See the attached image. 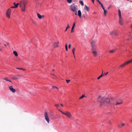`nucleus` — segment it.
I'll return each instance as SVG.
<instances>
[{"label":"nucleus","instance_id":"obj_11","mask_svg":"<svg viewBox=\"0 0 132 132\" xmlns=\"http://www.w3.org/2000/svg\"><path fill=\"white\" fill-rule=\"evenodd\" d=\"M71 9L74 12L76 10V8L75 6L73 5H72L71 6Z\"/></svg>","mask_w":132,"mask_h":132},{"label":"nucleus","instance_id":"obj_41","mask_svg":"<svg viewBox=\"0 0 132 132\" xmlns=\"http://www.w3.org/2000/svg\"><path fill=\"white\" fill-rule=\"evenodd\" d=\"M17 69L21 70H23V69L22 68H17Z\"/></svg>","mask_w":132,"mask_h":132},{"label":"nucleus","instance_id":"obj_35","mask_svg":"<svg viewBox=\"0 0 132 132\" xmlns=\"http://www.w3.org/2000/svg\"><path fill=\"white\" fill-rule=\"evenodd\" d=\"M55 106L56 107V108L57 109V107L59 106V105L58 104H55Z\"/></svg>","mask_w":132,"mask_h":132},{"label":"nucleus","instance_id":"obj_28","mask_svg":"<svg viewBox=\"0 0 132 132\" xmlns=\"http://www.w3.org/2000/svg\"><path fill=\"white\" fill-rule=\"evenodd\" d=\"M75 48H73L72 49V51L73 53V55L74 54V52H75Z\"/></svg>","mask_w":132,"mask_h":132},{"label":"nucleus","instance_id":"obj_37","mask_svg":"<svg viewBox=\"0 0 132 132\" xmlns=\"http://www.w3.org/2000/svg\"><path fill=\"white\" fill-rule=\"evenodd\" d=\"M73 12L75 13V14L76 15H77V10Z\"/></svg>","mask_w":132,"mask_h":132},{"label":"nucleus","instance_id":"obj_5","mask_svg":"<svg viewBox=\"0 0 132 132\" xmlns=\"http://www.w3.org/2000/svg\"><path fill=\"white\" fill-rule=\"evenodd\" d=\"M44 116L45 119L46 120L47 122L49 123V119L48 117L47 113L46 112H45Z\"/></svg>","mask_w":132,"mask_h":132},{"label":"nucleus","instance_id":"obj_21","mask_svg":"<svg viewBox=\"0 0 132 132\" xmlns=\"http://www.w3.org/2000/svg\"><path fill=\"white\" fill-rule=\"evenodd\" d=\"M118 11V12H119V17H121V12L120 10L119 9Z\"/></svg>","mask_w":132,"mask_h":132},{"label":"nucleus","instance_id":"obj_55","mask_svg":"<svg viewBox=\"0 0 132 132\" xmlns=\"http://www.w3.org/2000/svg\"><path fill=\"white\" fill-rule=\"evenodd\" d=\"M7 45H8V44H9V43H7Z\"/></svg>","mask_w":132,"mask_h":132},{"label":"nucleus","instance_id":"obj_30","mask_svg":"<svg viewBox=\"0 0 132 132\" xmlns=\"http://www.w3.org/2000/svg\"><path fill=\"white\" fill-rule=\"evenodd\" d=\"M132 62V59L131 60L128 61L126 62V63H127L128 64L129 63H130L131 62Z\"/></svg>","mask_w":132,"mask_h":132},{"label":"nucleus","instance_id":"obj_36","mask_svg":"<svg viewBox=\"0 0 132 132\" xmlns=\"http://www.w3.org/2000/svg\"><path fill=\"white\" fill-rule=\"evenodd\" d=\"M3 45H4L5 46H6V45L5 44H3L2 45H1L0 44V47H3Z\"/></svg>","mask_w":132,"mask_h":132},{"label":"nucleus","instance_id":"obj_33","mask_svg":"<svg viewBox=\"0 0 132 132\" xmlns=\"http://www.w3.org/2000/svg\"><path fill=\"white\" fill-rule=\"evenodd\" d=\"M108 73V72H107L106 73H103V76H106L107 75Z\"/></svg>","mask_w":132,"mask_h":132},{"label":"nucleus","instance_id":"obj_13","mask_svg":"<svg viewBox=\"0 0 132 132\" xmlns=\"http://www.w3.org/2000/svg\"><path fill=\"white\" fill-rule=\"evenodd\" d=\"M84 10L87 11H89V9L86 5H85L84 7Z\"/></svg>","mask_w":132,"mask_h":132},{"label":"nucleus","instance_id":"obj_24","mask_svg":"<svg viewBox=\"0 0 132 132\" xmlns=\"http://www.w3.org/2000/svg\"><path fill=\"white\" fill-rule=\"evenodd\" d=\"M74 27H72V29H71V33H72L73 32H74Z\"/></svg>","mask_w":132,"mask_h":132},{"label":"nucleus","instance_id":"obj_14","mask_svg":"<svg viewBox=\"0 0 132 132\" xmlns=\"http://www.w3.org/2000/svg\"><path fill=\"white\" fill-rule=\"evenodd\" d=\"M95 42L93 40L92 41V42L91 43V45L92 47V50H93V47L94 46L95 44Z\"/></svg>","mask_w":132,"mask_h":132},{"label":"nucleus","instance_id":"obj_15","mask_svg":"<svg viewBox=\"0 0 132 132\" xmlns=\"http://www.w3.org/2000/svg\"><path fill=\"white\" fill-rule=\"evenodd\" d=\"M92 53L94 54V56H97V52L96 51H92Z\"/></svg>","mask_w":132,"mask_h":132},{"label":"nucleus","instance_id":"obj_18","mask_svg":"<svg viewBox=\"0 0 132 132\" xmlns=\"http://www.w3.org/2000/svg\"><path fill=\"white\" fill-rule=\"evenodd\" d=\"M2 79L5 80L7 81H9L10 82H11V81L10 80L8 79L7 78L5 77V78H2Z\"/></svg>","mask_w":132,"mask_h":132},{"label":"nucleus","instance_id":"obj_4","mask_svg":"<svg viewBox=\"0 0 132 132\" xmlns=\"http://www.w3.org/2000/svg\"><path fill=\"white\" fill-rule=\"evenodd\" d=\"M11 10L10 9H8L6 12V16L8 18H10Z\"/></svg>","mask_w":132,"mask_h":132},{"label":"nucleus","instance_id":"obj_3","mask_svg":"<svg viewBox=\"0 0 132 132\" xmlns=\"http://www.w3.org/2000/svg\"><path fill=\"white\" fill-rule=\"evenodd\" d=\"M110 34V35L113 36H117L118 34V31L117 30H116L111 32Z\"/></svg>","mask_w":132,"mask_h":132},{"label":"nucleus","instance_id":"obj_7","mask_svg":"<svg viewBox=\"0 0 132 132\" xmlns=\"http://www.w3.org/2000/svg\"><path fill=\"white\" fill-rule=\"evenodd\" d=\"M119 23L120 25L123 24V22L122 17H119Z\"/></svg>","mask_w":132,"mask_h":132},{"label":"nucleus","instance_id":"obj_45","mask_svg":"<svg viewBox=\"0 0 132 132\" xmlns=\"http://www.w3.org/2000/svg\"><path fill=\"white\" fill-rule=\"evenodd\" d=\"M52 75L53 76V78H55L56 77V76L54 74H52Z\"/></svg>","mask_w":132,"mask_h":132},{"label":"nucleus","instance_id":"obj_49","mask_svg":"<svg viewBox=\"0 0 132 132\" xmlns=\"http://www.w3.org/2000/svg\"><path fill=\"white\" fill-rule=\"evenodd\" d=\"M110 6H109V7H108V9H110Z\"/></svg>","mask_w":132,"mask_h":132},{"label":"nucleus","instance_id":"obj_19","mask_svg":"<svg viewBox=\"0 0 132 132\" xmlns=\"http://www.w3.org/2000/svg\"><path fill=\"white\" fill-rule=\"evenodd\" d=\"M126 62L125 63H123L120 66V67H124L125 65L127 64V63H126Z\"/></svg>","mask_w":132,"mask_h":132},{"label":"nucleus","instance_id":"obj_52","mask_svg":"<svg viewBox=\"0 0 132 132\" xmlns=\"http://www.w3.org/2000/svg\"><path fill=\"white\" fill-rule=\"evenodd\" d=\"M61 105L62 106H63V105L62 104H61Z\"/></svg>","mask_w":132,"mask_h":132},{"label":"nucleus","instance_id":"obj_2","mask_svg":"<svg viewBox=\"0 0 132 132\" xmlns=\"http://www.w3.org/2000/svg\"><path fill=\"white\" fill-rule=\"evenodd\" d=\"M13 4L14 6L12 7L11 8H16L18 7V5L19 4L20 7L22 11L24 12L25 10V8L27 4V2L26 1H20L19 3H17L16 4L15 3H14Z\"/></svg>","mask_w":132,"mask_h":132},{"label":"nucleus","instance_id":"obj_1","mask_svg":"<svg viewBox=\"0 0 132 132\" xmlns=\"http://www.w3.org/2000/svg\"><path fill=\"white\" fill-rule=\"evenodd\" d=\"M97 101L100 102L101 106H105L108 105L109 103L110 100L109 98L106 97L101 98V96H100Z\"/></svg>","mask_w":132,"mask_h":132},{"label":"nucleus","instance_id":"obj_32","mask_svg":"<svg viewBox=\"0 0 132 132\" xmlns=\"http://www.w3.org/2000/svg\"><path fill=\"white\" fill-rule=\"evenodd\" d=\"M115 51V50H112L110 51V53H113V52H114Z\"/></svg>","mask_w":132,"mask_h":132},{"label":"nucleus","instance_id":"obj_50","mask_svg":"<svg viewBox=\"0 0 132 132\" xmlns=\"http://www.w3.org/2000/svg\"><path fill=\"white\" fill-rule=\"evenodd\" d=\"M100 4H101V6L102 5H103V4L101 2V3H100Z\"/></svg>","mask_w":132,"mask_h":132},{"label":"nucleus","instance_id":"obj_16","mask_svg":"<svg viewBox=\"0 0 132 132\" xmlns=\"http://www.w3.org/2000/svg\"><path fill=\"white\" fill-rule=\"evenodd\" d=\"M78 15L80 18L81 16V13L80 10H79L78 11Z\"/></svg>","mask_w":132,"mask_h":132},{"label":"nucleus","instance_id":"obj_61","mask_svg":"<svg viewBox=\"0 0 132 132\" xmlns=\"http://www.w3.org/2000/svg\"><path fill=\"white\" fill-rule=\"evenodd\" d=\"M118 127H120L119 126Z\"/></svg>","mask_w":132,"mask_h":132},{"label":"nucleus","instance_id":"obj_59","mask_svg":"<svg viewBox=\"0 0 132 132\" xmlns=\"http://www.w3.org/2000/svg\"><path fill=\"white\" fill-rule=\"evenodd\" d=\"M131 28H132V25L131 26Z\"/></svg>","mask_w":132,"mask_h":132},{"label":"nucleus","instance_id":"obj_40","mask_svg":"<svg viewBox=\"0 0 132 132\" xmlns=\"http://www.w3.org/2000/svg\"><path fill=\"white\" fill-rule=\"evenodd\" d=\"M96 1L98 3L100 4L101 3V2L99 0H96Z\"/></svg>","mask_w":132,"mask_h":132},{"label":"nucleus","instance_id":"obj_29","mask_svg":"<svg viewBox=\"0 0 132 132\" xmlns=\"http://www.w3.org/2000/svg\"><path fill=\"white\" fill-rule=\"evenodd\" d=\"M68 2L69 3H71L72 2V0H67Z\"/></svg>","mask_w":132,"mask_h":132},{"label":"nucleus","instance_id":"obj_34","mask_svg":"<svg viewBox=\"0 0 132 132\" xmlns=\"http://www.w3.org/2000/svg\"><path fill=\"white\" fill-rule=\"evenodd\" d=\"M52 87L53 88H56L57 89H58V88L57 87H56V86H52Z\"/></svg>","mask_w":132,"mask_h":132},{"label":"nucleus","instance_id":"obj_57","mask_svg":"<svg viewBox=\"0 0 132 132\" xmlns=\"http://www.w3.org/2000/svg\"><path fill=\"white\" fill-rule=\"evenodd\" d=\"M129 40V39H127V40Z\"/></svg>","mask_w":132,"mask_h":132},{"label":"nucleus","instance_id":"obj_27","mask_svg":"<svg viewBox=\"0 0 132 132\" xmlns=\"http://www.w3.org/2000/svg\"><path fill=\"white\" fill-rule=\"evenodd\" d=\"M104 11V15H106V13L107 12V11H106L105 9L103 10Z\"/></svg>","mask_w":132,"mask_h":132},{"label":"nucleus","instance_id":"obj_58","mask_svg":"<svg viewBox=\"0 0 132 132\" xmlns=\"http://www.w3.org/2000/svg\"><path fill=\"white\" fill-rule=\"evenodd\" d=\"M131 121L132 122V120H131Z\"/></svg>","mask_w":132,"mask_h":132},{"label":"nucleus","instance_id":"obj_23","mask_svg":"<svg viewBox=\"0 0 132 132\" xmlns=\"http://www.w3.org/2000/svg\"><path fill=\"white\" fill-rule=\"evenodd\" d=\"M79 2H80V3L81 4V5L82 6H83L84 5V3L82 1H80Z\"/></svg>","mask_w":132,"mask_h":132},{"label":"nucleus","instance_id":"obj_8","mask_svg":"<svg viewBox=\"0 0 132 132\" xmlns=\"http://www.w3.org/2000/svg\"><path fill=\"white\" fill-rule=\"evenodd\" d=\"M9 89L13 93H15V90L13 88L12 86L9 87Z\"/></svg>","mask_w":132,"mask_h":132},{"label":"nucleus","instance_id":"obj_53","mask_svg":"<svg viewBox=\"0 0 132 132\" xmlns=\"http://www.w3.org/2000/svg\"><path fill=\"white\" fill-rule=\"evenodd\" d=\"M111 114V113L110 112H109V113H108V114Z\"/></svg>","mask_w":132,"mask_h":132},{"label":"nucleus","instance_id":"obj_12","mask_svg":"<svg viewBox=\"0 0 132 132\" xmlns=\"http://www.w3.org/2000/svg\"><path fill=\"white\" fill-rule=\"evenodd\" d=\"M59 42L57 43H53V46L54 48L56 47H58V44Z\"/></svg>","mask_w":132,"mask_h":132},{"label":"nucleus","instance_id":"obj_43","mask_svg":"<svg viewBox=\"0 0 132 132\" xmlns=\"http://www.w3.org/2000/svg\"><path fill=\"white\" fill-rule=\"evenodd\" d=\"M60 112L64 114H65V113L64 112H63L62 111H61V110Z\"/></svg>","mask_w":132,"mask_h":132},{"label":"nucleus","instance_id":"obj_25","mask_svg":"<svg viewBox=\"0 0 132 132\" xmlns=\"http://www.w3.org/2000/svg\"><path fill=\"white\" fill-rule=\"evenodd\" d=\"M84 97H85V94H83L82 96H81L80 98H79V99H82V98H83Z\"/></svg>","mask_w":132,"mask_h":132},{"label":"nucleus","instance_id":"obj_22","mask_svg":"<svg viewBox=\"0 0 132 132\" xmlns=\"http://www.w3.org/2000/svg\"><path fill=\"white\" fill-rule=\"evenodd\" d=\"M103 72L102 71V74L97 78L98 79H99L101 78L102 76H103Z\"/></svg>","mask_w":132,"mask_h":132},{"label":"nucleus","instance_id":"obj_46","mask_svg":"<svg viewBox=\"0 0 132 132\" xmlns=\"http://www.w3.org/2000/svg\"><path fill=\"white\" fill-rule=\"evenodd\" d=\"M121 125L122 126H124L125 125V124L124 123H122V124H121Z\"/></svg>","mask_w":132,"mask_h":132},{"label":"nucleus","instance_id":"obj_42","mask_svg":"<svg viewBox=\"0 0 132 132\" xmlns=\"http://www.w3.org/2000/svg\"><path fill=\"white\" fill-rule=\"evenodd\" d=\"M60 112L64 114H65V113L64 112H63L62 111H61V110Z\"/></svg>","mask_w":132,"mask_h":132},{"label":"nucleus","instance_id":"obj_44","mask_svg":"<svg viewBox=\"0 0 132 132\" xmlns=\"http://www.w3.org/2000/svg\"><path fill=\"white\" fill-rule=\"evenodd\" d=\"M75 24H76L75 23H73V26H72V27H75Z\"/></svg>","mask_w":132,"mask_h":132},{"label":"nucleus","instance_id":"obj_17","mask_svg":"<svg viewBox=\"0 0 132 132\" xmlns=\"http://www.w3.org/2000/svg\"><path fill=\"white\" fill-rule=\"evenodd\" d=\"M37 15L38 17L40 19H41L42 16L44 17L43 15L42 16L38 13H37Z\"/></svg>","mask_w":132,"mask_h":132},{"label":"nucleus","instance_id":"obj_60","mask_svg":"<svg viewBox=\"0 0 132 132\" xmlns=\"http://www.w3.org/2000/svg\"><path fill=\"white\" fill-rule=\"evenodd\" d=\"M130 2H132V1H130Z\"/></svg>","mask_w":132,"mask_h":132},{"label":"nucleus","instance_id":"obj_48","mask_svg":"<svg viewBox=\"0 0 132 132\" xmlns=\"http://www.w3.org/2000/svg\"><path fill=\"white\" fill-rule=\"evenodd\" d=\"M92 2L93 3H94V0H92Z\"/></svg>","mask_w":132,"mask_h":132},{"label":"nucleus","instance_id":"obj_9","mask_svg":"<svg viewBox=\"0 0 132 132\" xmlns=\"http://www.w3.org/2000/svg\"><path fill=\"white\" fill-rule=\"evenodd\" d=\"M20 77V75H15L13 77V79L14 80H16L18 79Z\"/></svg>","mask_w":132,"mask_h":132},{"label":"nucleus","instance_id":"obj_51","mask_svg":"<svg viewBox=\"0 0 132 132\" xmlns=\"http://www.w3.org/2000/svg\"><path fill=\"white\" fill-rule=\"evenodd\" d=\"M57 109L59 111H60H60H61V110H60V109Z\"/></svg>","mask_w":132,"mask_h":132},{"label":"nucleus","instance_id":"obj_38","mask_svg":"<svg viewBox=\"0 0 132 132\" xmlns=\"http://www.w3.org/2000/svg\"><path fill=\"white\" fill-rule=\"evenodd\" d=\"M66 81L67 82V83H68L70 81V80H66Z\"/></svg>","mask_w":132,"mask_h":132},{"label":"nucleus","instance_id":"obj_6","mask_svg":"<svg viewBox=\"0 0 132 132\" xmlns=\"http://www.w3.org/2000/svg\"><path fill=\"white\" fill-rule=\"evenodd\" d=\"M64 115H66L67 117L69 118H70L72 117L71 114L69 112H67L65 113Z\"/></svg>","mask_w":132,"mask_h":132},{"label":"nucleus","instance_id":"obj_31","mask_svg":"<svg viewBox=\"0 0 132 132\" xmlns=\"http://www.w3.org/2000/svg\"><path fill=\"white\" fill-rule=\"evenodd\" d=\"M65 47L66 50V51H68V46H67V44H66L65 45Z\"/></svg>","mask_w":132,"mask_h":132},{"label":"nucleus","instance_id":"obj_47","mask_svg":"<svg viewBox=\"0 0 132 132\" xmlns=\"http://www.w3.org/2000/svg\"><path fill=\"white\" fill-rule=\"evenodd\" d=\"M71 44L69 45V48H71Z\"/></svg>","mask_w":132,"mask_h":132},{"label":"nucleus","instance_id":"obj_54","mask_svg":"<svg viewBox=\"0 0 132 132\" xmlns=\"http://www.w3.org/2000/svg\"><path fill=\"white\" fill-rule=\"evenodd\" d=\"M96 13V12H94L93 13V14H95Z\"/></svg>","mask_w":132,"mask_h":132},{"label":"nucleus","instance_id":"obj_10","mask_svg":"<svg viewBox=\"0 0 132 132\" xmlns=\"http://www.w3.org/2000/svg\"><path fill=\"white\" fill-rule=\"evenodd\" d=\"M122 101L120 100L119 101H117V102L115 104H115L116 105H120V104H121L122 103Z\"/></svg>","mask_w":132,"mask_h":132},{"label":"nucleus","instance_id":"obj_20","mask_svg":"<svg viewBox=\"0 0 132 132\" xmlns=\"http://www.w3.org/2000/svg\"><path fill=\"white\" fill-rule=\"evenodd\" d=\"M13 53L14 55L15 56H16L18 55L17 53L15 51H14L13 52Z\"/></svg>","mask_w":132,"mask_h":132},{"label":"nucleus","instance_id":"obj_56","mask_svg":"<svg viewBox=\"0 0 132 132\" xmlns=\"http://www.w3.org/2000/svg\"><path fill=\"white\" fill-rule=\"evenodd\" d=\"M2 49H0V50L1 51H2Z\"/></svg>","mask_w":132,"mask_h":132},{"label":"nucleus","instance_id":"obj_39","mask_svg":"<svg viewBox=\"0 0 132 132\" xmlns=\"http://www.w3.org/2000/svg\"><path fill=\"white\" fill-rule=\"evenodd\" d=\"M101 6L102 7V8L103 10L105 9V8H104V7L103 5H102Z\"/></svg>","mask_w":132,"mask_h":132},{"label":"nucleus","instance_id":"obj_26","mask_svg":"<svg viewBox=\"0 0 132 132\" xmlns=\"http://www.w3.org/2000/svg\"><path fill=\"white\" fill-rule=\"evenodd\" d=\"M70 26H69V24H68V26H67V28H66V30H65V31H67V29H68V28H70Z\"/></svg>","mask_w":132,"mask_h":132}]
</instances>
